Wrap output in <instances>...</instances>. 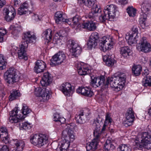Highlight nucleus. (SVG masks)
I'll list each match as a JSON object with an SVG mask.
<instances>
[{"instance_id":"393cba45","label":"nucleus","mask_w":151,"mask_h":151,"mask_svg":"<svg viewBox=\"0 0 151 151\" xmlns=\"http://www.w3.org/2000/svg\"><path fill=\"white\" fill-rule=\"evenodd\" d=\"M110 55H104L103 57L104 61L106 65L108 66L114 65L116 62V61L114 59L111 58Z\"/></svg>"},{"instance_id":"13d9d810","label":"nucleus","mask_w":151,"mask_h":151,"mask_svg":"<svg viewBox=\"0 0 151 151\" xmlns=\"http://www.w3.org/2000/svg\"><path fill=\"white\" fill-rule=\"evenodd\" d=\"M32 19L35 21H40L41 19L39 17L38 15L36 14H33L32 17Z\"/></svg>"},{"instance_id":"7c9ffc66","label":"nucleus","mask_w":151,"mask_h":151,"mask_svg":"<svg viewBox=\"0 0 151 151\" xmlns=\"http://www.w3.org/2000/svg\"><path fill=\"white\" fill-rule=\"evenodd\" d=\"M78 72L79 74L81 76L85 75L90 73V70L88 67H78Z\"/></svg>"},{"instance_id":"4c0bfd02","label":"nucleus","mask_w":151,"mask_h":151,"mask_svg":"<svg viewBox=\"0 0 151 151\" xmlns=\"http://www.w3.org/2000/svg\"><path fill=\"white\" fill-rule=\"evenodd\" d=\"M127 12L130 17H134L136 13V10L132 6H129L127 8Z\"/></svg>"},{"instance_id":"c85d7f7f","label":"nucleus","mask_w":151,"mask_h":151,"mask_svg":"<svg viewBox=\"0 0 151 151\" xmlns=\"http://www.w3.org/2000/svg\"><path fill=\"white\" fill-rule=\"evenodd\" d=\"M28 4L25 2L20 7L18 8V13L21 15L24 14H26L27 12H28L27 8H28Z\"/></svg>"},{"instance_id":"ea45409f","label":"nucleus","mask_w":151,"mask_h":151,"mask_svg":"<svg viewBox=\"0 0 151 151\" xmlns=\"http://www.w3.org/2000/svg\"><path fill=\"white\" fill-rule=\"evenodd\" d=\"M125 115L126 118L127 119H133L134 116V112L132 108H129L127 109Z\"/></svg>"},{"instance_id":"f257e3e1","label":"nucleus","mask_w":151,"mask_h":151,"mask_svg":"<svg viewBox=\"0 0 151 151\" xmlns=\"http://www.w3.org/2000/svg\"><path fill=\"white\" fill-rule=\"evenodd\" d=\"M91 84L95 88L102 85L104 88H107L109 84L112 87L122 88L125 82L126 75L124 73H117L111 77H108L106 81L105 78L102 75L99 77H91Z\"/></svg>"},{"instance_id":"37998d69","label":"nucleus","mask_w":151,"mask_h":151,"mask_svg":"<svg viewBox=\"0 0 151 151\" xmlns=\"http://www.w3.org/2000/svg\"><path fill=\"white\" fill-rule=\"evenodd\" d=\"M21 30V28L20 27H14L12 29V34L15 36H17L19 34Z\"/></svg>"},{"instance_id":"4be33fe9","label":"nucleus","mask_w":151,"mask_h":151,"mask_svg":"<svg viewBox=\"0 0 151 151\" xmlns=\"http://www.w3.org/2000/svg\"><path fill=\"white\" fill-rule=\"evenodd\" d=\"M99 140L93 139L91 142L87 144L86 149L87 151H94L98 148Z\"/></svg>"},{"instance_id":"6ab92c4d","label":"nucleus","mask_w":151,"mask_h":151,"mask_svg":"<svg viewBox=\"0 0 151 151\" xmlns=\"http://www.w3.org/2000/svg\"><path fill=\"white\" fill-rule=\"evenodd\" d=\"M3 13L5 16V19L7 22L12 20L16 14L15 9L14 7L12 8L11 11H9V9L6 8H5L3 10Z\"/></svg>"},{"instance_id":"864d4df0","label":"nucleus","mask_w":151,"mask_h":151,"mask_svg":"<svg viewBox=\"0 0 151 151\" xmlns=\"http://www.w3.org/2000/svg\"><path fill=\"white\" fill-rule=\"evenodd\" d=\"M132 32L131 34L134 35V34H136V36L137 35V32H138V29L137 27L136 26H134L132 28Z\"/></svg>"},{"instance_id":"b1692460","label":"nucleus","mask_w":151,"mask_h":151,"mask_svg":"<svg viewBox=\"0 0 151 151\" xmlns=\"http://www.w3.org/2000/svg\"><path fill=\"white\" fill-rule=\"evenodd\" d=\"M128 35H126L125 39L127 41V42L129 45H132L137 43V36L136 34L134 35L130 34H128Z\"/></svg>"},{"instance_id":"412c9836","label":"nucleus","mask_w":151,"mask_h":151,"mask_svg":"<svg viewBox=\"0 0 151 151\" xmlns=\"http://www.w3.org/2000/svg\"><path fill=\"white\" fill-rule=\"evenodd\" d=\"M82 27L90 31L95 30L96 28V24L93 21H86L83 22L82 25Z\"/></svg>"},{"instance_id":"680f3d73","label":"nucleus","mask_w":151,"mask_h":151,"mask_svg":"<svg viewBox=\"0 0 151 151\" xmlns=\"http://www.w3.org/2000/svg\"><path fill=\"white\" fill-rule=\"evenodd\" d=\"M70 19H65L64 18L63 22H65L66 23H68L69 24H72V21L70 20Z\"/></svg>"},{"instance_id":"c9c22d12","label":"nucleus","mask_w":151,"mask_h":151,"mask_svg":"<svg viewBox=\"0 0 151 151\" xmlns=\"http://www.w3.org/2000/svg\"><path fill=\"white\" fill-rule=\"evenodd\" d=\"M64 18L63 16V14L61 12L58 11L55 13V19L56 23L58 24L60 22H62Z\"/></svg>"},{"instance_id":"e2e57ef3","label":"nucleus","mask_w":151,"mask_h":151,"mask_svg":"<svg viewBox=\"0 0 151 151\" xmlns=\"http://www.w3.org/2000/svg\"><path fill=\"white\" fill-rule=\"evenodd\" d=\"M8 136V134L7 132L2 133V134H0V137L1 138L6 137Z\"/></svg>"},{"instance_id":"2eb2a0df","label":"nucleus","mask_w":151,"mask_h":151,"mask_svg":"<svg viewBox=\"0 0 151 151\" xmlns=\"http://www.w3.org/2000/svg\"><path fill=\"white\" fill-rule=\"evenodd\" d=\"M74 88V87L68 82L63 83L60 87V90L67 96H69L73 93Z\"/></svg>"},{"instance_id":"e433bc0d","label":"nucleus","mask_w":151,"mask_h":151,"mask_svg":"<svg viewBox=\"0 0 151 151\" xmlns=\"http://www.w3.org/2000/svg\"><path fill=\"white\" fill-rule=\"evenodd\" d=\"M132 73L135 76H139L142 71V67H132Z\"/></svg>"},{"instance_id":"0eeeda50","label":"nucleus","mask_w":151,"mask_h":151,"mask_svg":"<svg viewBox=\"0 0 151 151\" xmlns=\"http://www.w3.org/2000/svg\"><path fill=\"white\" fill-rule=\"evenodd\" d=\"M21 76L18 71L11 67L5 73L4 78L7 83L12 84L19 80Z\"/></svg>"},{"instance_id":"c756f323","label":"nucleus","mask_w":151,"mask_h":151,"mask_svg":"<svg viewBox=\"0 0 151 151\" xmlns=\"http://www.w3.org/2000/svg\"><path fill=\"white\" fill-rule=\"evenodd\" d=\"M52 30L50 29H48L44 31L42 34V37L44 39L48 40V42H50L52 39Z\"/></svg>"},{"instance_id":"ddd939ff","label":"nucleus","mask_w":151,"mask_h":151,"mask_svg":"<svg viewBox=\"0 0 151 151\" xmlns=\"http://www.w3.org/2000/svg\"><path fill=\"white\" fill-rule=\"evenodd\" d=\"M67 46L70 48V51L73 55L75 56L80 55L82 52V48L74 40H69L67 42Z\"/></svg>"},{"instance_id":"a878e982","label":"nucleus","mask_w":151,"mask_h":151,"mask_svg":"<svg viewBox=\"0 0 151 151\" xmlns=\"http://www.w3.org/2000/svg\"><path fill=\"white\" fill-rule=\"evenodd\" d=\"M86 115L84 116V113L81 111L78 115H76L75 118L76 122L79 124H83L86 122Z\"/></svg>"},{"instance_id":"f3484780","label":"nucleus","mask_w":151,"mask_h":151,"mask_svg":"<svg viewBox=\"0 0 151 151\" xmlns=\"http://www.w3.org/2000/svg\"><path fill=\"white\" fill-rule=\"evenodd\" d=\"M99 35L98 33L96 32L92 33L90 36L87 43L88 47L91 49L95 47L97 45Z\"/></svg>"},{"instance_id":"9b49d317","label":"nucleus","mask_w":151,"mask_h":151,"mask_svg":"<svg viewBox=\"0 0 151 151\" xmlns=\"http://www.w3.org/2000/svg\"><path fill=\"white\" fill-rule=\"evenodd\" d=\"M136 48L139 51L147 52L150 51L151 45L147 41L146 38L143 37L137 44Z\"/></svg>"},{"instance_id":"72a5a7b5","label":"nucleus","mask_w":151,"mask_h":151,"mask_svg":"<svg viewBox=\"0 0 151 151\" xmlns=\"http://www.w3.org/2000/svg\"><path fill=\"white\" fill-rule=\"evenodd\" d=\"M20 94L18 91L14 90L11 93L9 96V99L10 101H12L20 96Z\"/></svg>"},{"instance_id":"5fc2aeb1","label":"nucleus","mask_w":151,"mask_h":151,"mask_svg":"<svg viewBox=\"0 0 151 151\" xmlns=\"http://www.w3.org/2000/svg\"><path fill=\"white\" fill-rule=\"evenodd\" d=\"M75 65L76 66H84L87 65V64L83 62L76 61L75 63Z\"/></svg>"},{"instance_id":"a18cd8bd","label":"nucleus","mask_w":151,"mask_h":151,"mask_svg":"<svg viewBox=\"0 0 151 151\" xmlns=\"http://www.w3.org/2000/svg\"><path fill=\"white\" fill-rule=\"evenodd\" d=\"M6 33V30L3 28H0V42L4 41V36Z\"/></svg>"},{"instance_id":"a19ab883","label":"nucleus","mask_w":151,"mask_h":151,"mask_svg":"<svg viewBox=\"0 0 151 151\" xmlns=\"http://www.w3.org/2000/svg\"><path fill=\"white\" fill-rule=\"evenodd\" d=\"M119 151H131L130 147L123 144L120 146L118 148Z\"/></svg>"},{"instance_id":"4d7b16f0","label":"nucleus","mask_w":151,"mask_h":151,"mask_svg":"<svg viewBox=\"0 0 151 151\" xmlns=\"http://www.w3.org/2000/svg\"><path fill=\"white\" fill-rule=\"evenodd\" d=\"M58 35L60 37H64L66 36L67 34L64 30H60L58 33Z\"/></svg>"},{"instance_id":"1a4fd4ad","label":"nucleus","mask_w":151,"mask_h":151,"mask_svg":"<svg viewBox=\"0 0 151 151\" xmlns=\"http://www.w3.org/2000/svg\"><path fill=\"white\" fill-rule=\"evenodd\" d=\"M65 58L66 56L64 52L60 51L52 57V62L50 65H57L61 64L62 65H65L64 64L66 62Z\"/></svg>"},{"instance_id":"20e7f679","label":"nucleus","mask_w":151,"mask_h":151,"mask_svg":"<svg viewBox=\"0 0 151 151\" xmlns=\"http://www.w3.org/2000/svg\"><path fill=\"white\" fill-rule=\"evenodd\" d=\"M22 39V43L18 52V57L20 59L25 58L26 55V49L28 46V44L33 42L36 37L35 35H31L30 32H28L24 33Z\"/></svg>"},{"instance_id":"cd10ccee","label":"nucleus","mask_w":151,"mask_h":151,"mask_svg":"<svg viewBox=\"0 0 151 151\" xmlns=\"http://www.w3.org/2000/svg\"><path fill=\"white\" fill-rule=\"evenodd\" d=\"M120 54L124 58L129 56L130 54L131 50L129 47L128 46H124L120 48Z\"/></svg>"},{"instance_id":"bb28decb","label":"nucleus","mask_w":151,"mask_h":151,"mask_svg":"<svg viewBox=\"0 0 151 151\" xmlns=\"http://www.w3.org/2000/svg\"><path fill=\"white\" fill-rule=\"evenodd\" d=\"M96 1V0H78V3L83 4L84 5L89 8H91L92 7L93 8L96 5H97L95 4Z\"/></svg>"},{"instance_id":"338daca9","label":"nucleus","mask_w":151,"mask_h":151,"mask_svg":"<svg viewBox=\"0 0 151 151\" xmlns=\"http://www.w3.org/2000/svg\"><path fill=\"white\" fill-rule=\"evenodd\" d=\"M5 4V0H0V8H1Z\"/></svg>"},{"instance_id":"2f4dec72","label":"nucleus","mask_w":151,"mask_h":151,"mask_svg":"<svg viewBox=\"0 0 151 151\" xmlns=\"http://www.w3.org/2000/svg\"><path fill=\"white\" fill-rule=\"evenodd\" d=\"M104 149L107 151H112L115 149V147L110 140H107L104 145Z\"/></svg>"},{"instance_id":"58836bf2","label":"nucleus","mask_w":151,"mask_h":151,"mask_svg":"<svg viewBox=\"0 0 151 151\" xmlns=\"http://www.w3.org/2000/svg\"><path fill=\"white\" fill-rule=\"evenodd\" d=\"M143 86H151V76H146L144 78L142 81Z\"/></svg>"},{"instance_id":"69168bd1","label":"nucleus","mask_w":151,"mask_h":151,"mask_svg":"<svg viewBox=\"0 0 151 151\" xmlns=\"http://www.w3.org/2000/svg\"><path fill=\"white\" fill-rule=\"evenodd\" d=\"M7 132V130L5 127H2L0 129V134Z\"/></svg>"},{"instance_id":"473e14b6","label":"nucleus","mask_w":151,"mask_h":151,"mask_svg":"<svg viewBox=\"0 0 151 151\" xmlns=\"http://www.w3.org/2000/svg\"><path fill=\"white\" fill-rule=\"evenodd\" d=\"M19 125L20 129L21 130H28L29 129L32 127L31 124L27 122L19 123Z\"/></svg>"},{"instance_id":"0e129e2a","label":"nucleus","mask_w":151,"mask_h":151,"mask_svg":"<svg viewBox=\"0 0 151 151\" xmlns=\"http://www.w3.org/2000/svg\"><path fill=\"white\" fill-rule=\"evenodd\" d=\"M150 71L147 68L145 69L143 72V75H144L145 76H147L149 73Z\"/></svg>"},{"instance_id":"aec40b11","label":"nucleus","mask_w":151,"mask_h":151,"mask_svg":"<svg viewBox=\"0 0 151 151\" xmlns=\"http://www.w3.org/2000/svg\"><path fill=\"white\" fill-rule=\"evenodd\" d=\"M76 92L85 96L91 97L93 95V92L90 88L87 87H79L76 90Z\"/></svg>"},{"instance_id":"f704fd0d","label":"nucleus","mask_w":151,"mask_h":151,"mask_svg":"<svg viewBox=\"0 0 151 151\" xmlns=\"http://www.w3.org/2000/svg\"><path fill=\"white\" fill-rule=\"evenodd\" d=\"M53 120L56 122H59L61 124L64 123L65 119L64 118L60 116L59 114L57 113L54 114Z\"/></svg>"},{"instance_id":"39448f33","label":"nucleus","mask_w":151,"mask_h":151,"mask_svg":"<svg viewBox=\"0 0 151 151\" xmlns=\"http://www.w3.org/2000/svg\"><path fill=\"white\" fill-rule=\"evenodd\" d=\"M138 140L135 142V145L138 148L144 147L148 150L151 149V134L147 132H142L138 135Z\"/></svg>"},{"instance_id":"423d86ee","label":"nucleus","mask_w":151,"mask_h":151,"mask_svg":"<svg viewBox=\"0 0 151 151\" xmlns=\"http://www.w3.org/2000/svg\"><path fill=\"white\" fill-rule=\"evenodd\" d=\"M101 11L100 6L96 5L91 9V11L89 13L88 17L89 18L93 20H96L98 18L100 22H104L107 19H109V17L104 11L103 13H101Z\"/></svg>"},{"instance_id":"79ce46f5","label":"nucleus","mask_w":151,"mask_h":151,"mask_svg":"<svg viewBox=\"0 0 151 151\" xmlns=\"http://www.w3.org/2000/svg\"><path fill=\"white\" fill-rule=\"evenodd\" d=\"M72 21V23L74 25H77L79 24V22L80 19L79 18L78 15H76L72 18L70 19Z\"/></svg>"},{"instance_id":"5701e85b","label":"nucleus","mask_w":151,"mask_h":151,"mask_svg":"<svg viewBox=\"0 0 151 151\" xmlns=\"http://www.w3.org/2000/svg\"><path fill=\"white\" fill-rule=\"evenodd\" d=\"M150 4L149 3H143L142 4L141 10L142 14H141V18L146 19L150 10Z\"/></svg>"},{"instance_id":"3c124183","label":"nucleus","mask_w":151,"mask_h":151,"mask_svg":"<svg viewBox=\"0 0 151 151\" xmlns=\"http://www.w3.org/2000/svg\"><path fill=\"white\" fill-rule=\"evenodd\" d=\"M20 0H12L11 4L12 6L15 7L20 4Z\"/></svg>"},{"instance_id":"052dcab7","label":"nucleus","mask_w":151,"mask_h":151,"mask_svg":"<svg viewBox=\"0 0 151 151\" xmlns=\"http://www.w3.org/2000/svg\"><path fill=\"white\" fill-rule=\"evenodd\" d=\"M73 127L74 124L73 123L68 124V126H67V127L64 130H66V129H69L73 131L72 129L73 128Z\"/></svg>"},{"instance_id":"774afa93","label":"nucleus","mask_w":151,"mask_h":151,"mask_svg":"<svg viewBox=\"0 0 151 151\" xmlns=\"http://www.w3.org/2000/svg\"><path fill=\"white\" fill-rule=\"evenodd\" d=\"M108 124H106L105 122H104V124L103 125V126L102 128L101 131H103L105 130L106 129V127Z\"/></svg>"},{"instance_id":"9d476101","label":"nucleus","mask_w":151,"mask_h":151,"mask_svg":"<svg viewBox=\"0 0 151 151\" xmlns=\"http://www.w3.org/2000/svg\"><path fill=\"white\" fill-rule=\"evenodd\" d=\"M113 44V41L111 37H103L99 41V45L101 47V49L104 51L111 49V47Z\"/></svg>"},{"instance_id":"6e6d98bb","label":"nucleus","mask_w":151,"mask_h":151,"mask_svg":"<svg viewBox=\"0 0 151 151\" xmlns=\"http://www.w3.org/2000/svg\"><path fill=\"white\" fill-rule=\"evenodd\" d=\"M1 139H2V141L5 144H7L9 143V138L8 137V136H7L6 137L2 138Z\"/></svg>"},{"instance_id":"f03ea898","label":"nucleus","mask_w":151,"mask_h":151,"mask_svg":"<svg viewBox=\"0 0 151 151\" xmlns=\"http://www.w3.org/2000/svg\"><path fill=\"white\" fill-rule=\"evenodd\" d=\"M22 105L23 107L21 111L18 110L17 108H15L10 112L9 119L11 123L20 122L25 117H23V115H27L31 111V110L26 104H23Z\"/></svg>"},{"instance_id":"6e6552de","label":"nucleus","mask_w":151,"mask_h":151,"mask_svg":"<svg viewBox=\"0 0 151 151\" xmlns=\"http://www.w3.org/2000/svg\"><path fill=\"white\" fill-rule=\"evenodd\" d=\"M47 138L46 136L42 134H36L31 135L30 142L31 143L38 147L44 145L47 142Z\"/></svg>"},{"instance_id":"c03bdc74","label":"nucleus","mask_w":151,"mask_h":151,"mask_svg":"<svg viewBox=\"0 0 151 151\" xmlns=\"http://www.w3.org/2000/svg\"><path fill=\"white\" fill-rule=\"evenodd\" d=\"M7 65L6 59H5L2 54H0V66H6Z\"/></svg>"},{"instance_id":"f8f14e48","label":"nucleus","mask_w":151,"mask_h":151,"mask_svg":"<svg viewBox=\"0 0 151 151\" xmlns=\"http://www.w3.org/2000/svg\"><path fill=\"white\" fill-rule=\"evenodd\" d=\"M117 8V6L114 4L107 5L105 7L104 11L108 15L109 21H114L115 19Z\"/></svg>"},{"instance_id":"49530a36","label":"nucleus","mask_w":151,"mask_h":151,"mask_svg":"<svg viewBox=\"0 0 151 151\" xmlns=\"http://www.w3.org/2000/svg\"><path fill=\"white\" fill-rule=\"evenodd\" d=\"M46 67H35L34 70L37 73L43 72L45 70Z\"/></svg>"},{"instance_id":"4468645a","label":"nucleus","mask_w":151,"mask_h":151,"mask_svg":"<svg viewBox=\"0 0 151 151\" xmlns=\"http://www.w3.org/2000/svg\"><path fill=\"white\" fill-rule=\"evenodd\" d=\"M50 92V90L47 88L42 89L41 88L38 87L35 89V94L37 96L42 98V101H45L49 99Z\"/></svg>"},{"instance_id":"bf43d9fd","label":"nucleus","mask_w":151,"mask_h":151,"mask_svg":"<svg viewBox=\"0 0 151 151\" xmlns=\"http://www.w3.org/2000/svg\"><path fill=\"white\" fill-rule=\"evenodd\" d=\"M0 151H9L8 146L6 145H4L0 149Z\"/></svg>"},{"instance_id":"8fccbe9b","label":"nucleus","mask_w":151,"mask_h":151,"mask_svg":"<svg viewBox=\"0 0 151 151\" xmlns=\"http://www.w3.org/2000/svg\"><path fill=\"white\" fill-rule=\"evenodd\" d=\"M35 66H46V64L45 62L42 60H37L35 64Z\"/></svg>"},{"instance_id":"7ed1b4c3","label":"nucleus","mask_w":151,"mask_h":151,"mask_svg":"<svg viewBox=\"0 0 151 151\" xmlns=\"http://www.w3.org/2000/svg\"><path fill=\"white\" fill-rule=\"evenodd\" d=\"M62 134L64 139L60 142L59 146L57 149V151H67V149L70 145V142L75 139L74 132L70 129L64 130Z\"/></svg>"},{"instance_id":"603ef678","label":"nucleus","mask_w":151,"mask_h":151,"mask_svg":"<svg viewBox=\"0 0 151 151\" xmlns=\"http://www.w3.org/2000/svg\"><path fill=\"white\" fill-rule=\"evenodd\" d=\"M142 18L143 19L142 20L140 21V24L142 28L144 29L146 27V24L145 21L146 19H144L143 18Z\"/></svg>"},{"instance_id":"dca6fc26","label":"nucleus","mask_w":151,"mask_h":151,"mask_svg":"<svg viewBox=\"0 0 151 151\" xmlns=\"http://www.w3.org/2000/svg\"><path fill=\"white\" fill-rule=\"evenodd\" d=\"M102 121V119L99 115L94 120L93 125L96 126V129L93 132L94 138L93 139H96V140L98 139V142L100 141L101 133L99 132V128L100 126V124Z\"/></svg>"},{"instance_id":"09e8293b","label":"nucleus","mask_w":151,"mask_h":151,"mask_svg":"<svg viewBox=\"0 0 151 151\" xmlns=\"http://www.w3.org/2000/svg\"><path fill=\"white\" fill-rule=\"evenodd\" d=\"M111 115L110 114L107 113L106 115V119L104 122L105 123L108 124L109 123L112 122V119L110 117Z\"/></svg>"},{"instance_id":"de8ad7c7","label":"nucleus","mask_w":151,"mask_h":151,"mask_svg":"<svg viewBox=\"0 0 151 151\" xmlns=\"http://www.w3.org/2000/svg\"><path fill=\"white\" fill-rule=\"evenodd\" d=\"M133 121V119H129L126 118V119L124 122V125L125 127L130 126L132 125Z\"/></svg>"},{"instance_id":"a211bd4d","label":"nucleus","mask_w":151,"mask_h":151,"mask_svg":"<svg viewBox=\"0 0 151 151\" xmlns=\"http://www.w3.org/2000/svg\"><path fill=\"white\" fill-rule=\"evenodd\" d=\"M52 80V78L51 74L47 72L43 74L40 83L42 86H47L51 83Z\"/></svg>"}]
</instances>
